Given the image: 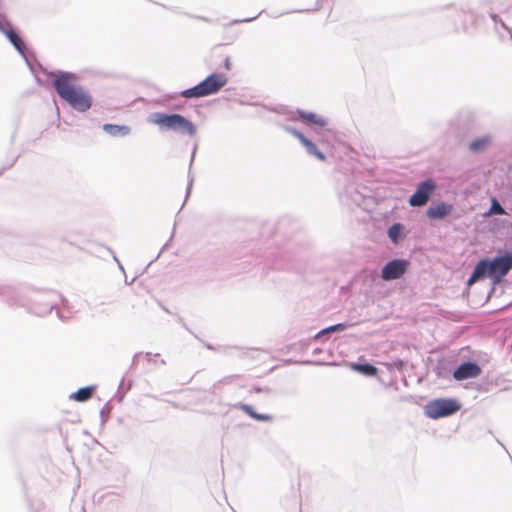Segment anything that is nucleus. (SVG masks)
Wrapping results in <instances>:
<instances>
[{
    "instance_id": "nucleus-1",
    "label": "nucleus",
    "mask_w": 512,
    "mask_h": 512,
    "mask_svg": "<svg viewBox=\"0 0 512 512\" xmlns=\"http://www.w3.org/2000/svg\"><path fill=\"white\" fill-rule=\"evenodd\" d=\"M53 86L59 97L75 110L84 112L91 107V96L77 85V77L74 74L62 72L54 75Z\"/></svg>"
},
{
    "instance_id": "nucleus-2",
    "label": "nucleus",
    "mask_w": 512,
    "mask_h": 512,
    "mask_svg": "<svg viewBox=\"0 0 512 512\" xmlns=\"http://www.w3.org/2000/svg\"><path fill=\"white\" fill-rule=\"evenodd\" d=\"M511 269L512 254H506L492 260L488 258L482 259L477 263L472 275L467 281V284L468 286H471L483 277H489L494 281V283H498Z\"/></svg>"
},
{
    "instance_id": "nucleus-3",
    "label": "nucleus",
    "mask_w": 512,
    "mask_h": 512,
    "mask_svg": "<svg viewBox=\"0 0 512 512\" xmlns=\"http://www.w3.org/2000/svg\"><path fill=\"white\" fill-rule=\"evenodd\" d=\"M151 122L161 128L173 130L181 134L194 135V124L180 114L154 113Z\"/></svg>"
},
{
    "instance_id": "nucleus-4",
    "label": "nucleus",
    "mask_w": 512,
    "mask_h": 512,
    "mask_svg": "<svg viewBox=\"0 0 512 512\" xmlns=\"http://www.w3.org/2000/svg\"><path fill=\"white\" fill-rule=\"evenodd\" d=\"M227 83V77L221 73H213L198 85L181 92L184 98H200L217 93Z\"/></svg>"
},
{
    "instance_id": "nucleus-5",
    "label": "nucleus",
    "mask_w": 512,
    "mask_h": 512,
    "mask_svg": "<svg viewBox=\"0 0 512 512\" xmlns=\"http://www.w3.org/2000/svg\"><path fill=\"white\" fill-rule=\"evenodd\" d=\"M461 406L454 399L438 398L429 401L424 407V413L428 418L439 419L455 414Z\"/></svg>"
},
{
    "instance_id": "nucleus-6",
    "label": "nucleus",
    "mask_w": 512,
    "mask_h": 512,
    "mask_svg": "<svg viewBox=\"0 0 512 512\" xmlns=\"http://www.w3.org/2000/svg\"><path fill=\"white\" fill-rule=\"evenodd\" d=\"M409 262L402 259H395L388 262L382 269L381 278L390 281L400 278L407 271Z\"/></svg>"
},
{
    "instance_id": "nucleus-7",
    "label": "nucleus",
    "mask_w": 512,
    "mask_h": 512,
    "mask_svg": "<svg viewBox=\"0 0 512 512\" xmlns=\"http://www.w3.org/2000/svg\"><path fill=\"white\" fill-rule=\"evenodd\" d=\"M435 189V183L431 179H427L420 183L415 193L410 197L411 206H423L427 203L430 194Z\"/></svg>"
},
{
    "instance_id": "nucleus-8",
    "label": "nucleus",
    "mask_w": 512,
    "mask_h": 512,
    "mask_svg": "<svg viewBox=\"0 0 512 512\" xmlns=\"http://www.w3.org/2000/svg\"><path fill=\"white\" fill-rule=\"evenodd\" d=\"M481 374V368L473 362H465L461 364L453 372V378L457 381H463L469 378H476Z\"/></svg>"
},
{
    "instance_id": "nucleus-9",
    "label": "nucleus",
    "mask_w": 512,
    "mask_h": 512,
    "mask_svg": "<svg viewBox=\"0 0 512 512\" xmlns=\"http://www.w3.org/2000/svg\"><path fill=\"white\" fill-rule=\"evenodd\" d=\"M287 131L295 136L299 141L305 146L307 152L311 155H314L320 161H325V155L317 148V146L306 138L301 132L297 131L294 128L288 127Z\"/></svg>"
},
{
    "instance_id": "nucleus-10",
    "label": "nucleus",
    "mask_w": 512,
    "mask_h": 512,
    "mask_svg": "<svg viewBox=\"0 0 512 512\" xmlns=\"http://www.w3.org/2000/svg\"><path fill=\"white\" fill-rule=\"evenodd\" d=\"M452 211V206L446 203H440L436 206L428 208L427 215L431 219H442L449 215Z\"/></svg>"
},
{
    "instance_id": "nucleus-11",
    "label": "nucleus",
    "mask_w": 512,
    "mask_h": 512,
    "mask_svg": "<svg viewBox=\"0 0 512 512\" xmlns=\"http://www.w3.org/2000/svg\"><path fill=\"white\" fill-rule=\"evenodd\" d=\"M299 118L308 124H315L317 126L323 127L327 124L326 120L312 112L298 111Z\"/></svg>"
},
{
    "instance_id": "nucleus-12",
    "label": "nucleus",
    "mask_w": 512,
    "mask_h": 512,
    "mask_svg": "<svg viewBox=\"0 0 512 512\" xmlns=\"http://www.w3.org/2000/svg\"><path fill=\"white\" fill-rule=\"evenodd\" d=\"M103 130L111 136H127L131 129L127 125L104 124Z\"/></svg>"
},
{
    "instance_id": "nucleus-13",
    "label": "nucleus",
    "mask_w": 512,
    "mask_h": 512,
    "mask_svg": "<svg viewBox=\"0 0 512 512\" xmlns=\"http://www.w3.org/2000/svg\"><path fill=\"white\" fill-rule=\"evenodd\" d=\"M94 391V386L83 387L78 389L74 394H72L70 398L77 402H85L92 397Z\"/></svg>"
},
{
    "instance_id": "nucleus-14",
    "label": "nucleus",
    "mask_w": 512,
    "mask_h": 512,
    "mask_svg": "<svg viewBox=\"0 0 512 512\" xmlns=\"http://www.w3.org/2000/svg\"><path fill=\"white\" fill-rule=\"evenodd\" d=\"M490 143L491 138L489 136L477 138L470 143L469 149L473 153L482 152L490 145Z\"/></svg>"
},
{
    "instance_id": "nucleus-15",
    "label": "nucleus",
    "mask_w": 512,
    "mask_h": 512,
    "mask_svg": "<svg viewBox=\"0 0 512 512\" xmlns=\"http://www.w3.org/2000/svg\"><path fill=\"white\" fill-rule=\"evenodd\" d=\"M351 368L354 370V371H357V372H360L364 375H367V376H375L378 372V369L371 365V364H357V363H354V364H351Z\"/></svg>"
},
{
    "instance_id": "nucleus-16",
    "label": "nucleus",
    "mask_w": 512,
    "mask_h": 512,
    "mask_svg": "<svg viewBox=\"0 0 512 512\" xmlns=\"http://www.w3.org/2000/svg\"><path fill=\"white\" fill-rule=\"evenodd\" d=\"M6 36L8 37V39L10 40V42L13 44V46L21 53H23L24 49H25V45L23 43V41L21 40V38L18 36V34L10 29L6 32Z\"/></svg>"
},
{
    "instance_id": "nucleus-17",
    "label": "nucleus",
    "mask_w": 512,
    "mask_h": 512,
    "mask_svg": "<svg viewBox=\"0 0 512 512\" xmlns=\"http://www.w3.org/2000/svg\"><path fill=\"white\" fill-rule=\"evenodd\" d=\"M241 409L246 413L248 414L250 417L256 419V420H261V421H268V420H271V416L269 415H264V414H258L256 413L253 408L250 406V405H247V404H244L241 406Z\"/></svg>"
},
{
    "instance_id": "nucleus-18",
    "label": "nucleus",
    "mask_w": 512,
    "mask_h": 512,
    "mask_svg": "<svg viewBox=\"0 0 512 512\" xmlns=\"http://www.w3.org/2000/svg\"><path fill=\"white\" fill-rule=\"evenodd\" d=\"M489 214L503 215L505 214L504 208L497 202L496 199L492 200V205Z\"/></svg>"
},
{
    "instance_id": "nucleus-19",
    "label": "nucleus",
    "mask_w": 512,
    "mask_h": 512,
    "mask_svg": "<svg viewBox=\"0 0 512 512\" xmlns=\"http://www.w3.org/2000/svg\"><path fill=\"white\" fill-rule=\"evenodd\" d=\"M400 229H401L400 224H394L388 230V235H389L390 239L395 243L397 242V238L400 233Z\"/></svg>"
},
{
    "instance_id": "nucleus-20",
    "label": "nucleus",
    "mask_w": 512,
    "mask_h": 512,
    "mask_svg": "<svg viewBox=\"0 0 512 512\" xmlns=\"http://www.w3.org/2000/svg\"><path fill=\"white\" fill-rule=\"evenodd\" d=\"M346 326L344 324H336L332 325L324 330L321 331V334L329 333V332H336V331H343L345 330Z\"/></svg>"
},
{
    "instance_id": "nucleus-21",
    "label": "nucleus",
    "mask_w": 512,
    "mask_h": 512,
    "mask_svg": "<svg viewBox=\"0 0 512 512\" xmlns=\"http://www.w3.org/2000/svg\"><path fill=\"white\" fill-rule=\"evenodd\" d=\"M219 56H221L224 59V68L226 70H230L231 66H232L231 62H230V57L227 54H223V53H220Z\"/></svg>"
}]
</instances>
